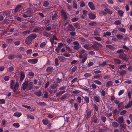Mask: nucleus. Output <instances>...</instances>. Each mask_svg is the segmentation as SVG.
Segmentation results:
<instances>
[{"label":"nucleus","mask_w":132,"mask_h":132,"mask_svg":"<svg viewBox=\"0 0 132 132\" xmlns=\"http://www.w3.org/2000/svg\"><path fill=\"white\" fill-rule=\"evenodd\" d=\"M59 60L61 62H64L66 61V59L63 56H58Z\"/></svg>","instance_id":"17"},{"label":"nucleus","mask_w":132,"mask_h":132,"mask_svg":"<svg viewBox=\"0 0 132 132\" xmlns=\"http://www.w3.org/2000/svg\"><path fill=\"white\" fill-rule=\"evenodd\" d=\"M37 104L41 106H45L46 105V104L44 102H41L37 103Z\"/></svg>","instance_id":"44"},{"label":"nucleus","mask_w":132,"mask_h":132,"mask_svg":"<svg viewBox=\"0 0 132 132\" xmlns=\"http://www.w3.org/2000/svg\"><path fill=\"white\" fill-rule=\"evenodd\" d=\"M73 44L74 46H79V44L77 41H75L73 43Z\"/></svg>","instance_id":"61"},{"label":"nucleus","mask_w":132,"mask_h":132,"mask_svg":"<svg viewBox=\"0 0 132 132\" xmlns=\"http://www.w3.org/2000/svg\"><path fill=\"white\" fill-rule=\"evenodd\" d=\"M84 97L85 101L86 102V103L87 104L89 102V97L87 96H85Z\"/></svg>","instance_id":"32"},{"label":"nucleus","mask_w":132,"mask_h":132,"mask_svg":"<svg viewBox=\"0 0 132 132\" xmlns=\"http://www.w3.org/2000/svg\"><path fill=\"white\" fill-rule=\"evenodd\" d=\"M32 41V40L30 38L29 36L26 38L25 40L26 43L27 44H30L31 42Z\"/></svg>","instance_id":"13"},{"label":"nucleus","mask_w":132,"mask_h":132,"mask_svg":"<svg viewBox=\"0 0 132 132\" xmlns=\"http://www.w3.org/2000/svg\"><path fill=\"white\" fill-rule=\"evenodd\" d=\"M120 75L121 76H123L126 75L127 73L126 71L125 70H121L119 72Z\"/></svg>","instance_id":"21"},{"label":"nucleus","mask_w":132,"mask_h":132,"mask_svg":"<svg viewBox=\"0 0 132 132\" xmlns=\"http://www.w3.org/2000/svg\"><path fill=\"white\" fill-rule=\"evenodd\" d=\"M112 126L114 127H117L119 126V124L116 122H113L112 123Z\"/></svg>","instance_id":"42"},{"label":"nucleus","mask_w":132,"mask_h":132,"mask_svg":"<svg viewBox=\"0 0 132 132\" xmlns=\"http://www.w3.org/2000/svg\"><path fill=\"white\" fill-rule=\"evenodd\" d=\"M111 35V33L110 32L108 31L106 32L105 33H104L103 35L104 37H106V36H109Z\"/></svg>","instance_id":"28"},{"label":"nucleus","mask_w":132,"mask_h":132,"mask_svg":"<svg viewBox=\"0 0 132 132\" xmlns=\"http://www.w3.org/2000/svg\"><path fill=\"white\" fill-rule=\"evenodd\" d=\"M13 126L15 127L16 128H18L19 127V126L20 125L19 123H14L13 124Z\"/></svg>","instance_id":"60"},{"label":"nucleus","mask_w":132,"mask_h":132,"mask_svg":"<svg viewBox=\"0 0 132 132\" xmlns=\"http://www.w3.org/2000/svg\"><path fill=\"white\" fill-rule=\"evenodd\" d=\"M67 30L69 31H73L75 30V29L72 24H69L67 27Z\"/></svg>","instance_id":"4"},{"label":"nucleus","mask_w":132,"mask_h":132,"mask_svg":"<svg viewBox=\"0 0 132 132\" xmlns=\"http://www.w3.org/2000/svg\"><path fill=\"white\" fill-rule=\"evenodd\" d=\"M127 56L124 53L120 54L119 55V58L125 60H128V58L127 57Z\"/></svg>","instance_id":"5"},{"label":"nucleus","mask_w":132,"mask_h":132,"mask_svg":"<svg viewBox=\"0 0 132 132\" xmlns=\"http://www.w3.org/2000/svg\"><path fill=\"white\" fill-rule=\"evenodd\" d=\"M123 105V102H121L119 103L118 105V108L120 109L122 108V106Z\"/></svg>","instance_id":"57"},{"label":"nucleus","mask_w":132,"mask_h":132,"mask_svg":"<svg viewBox=\"0 0 132 132\" xmlns=\"http://www.w3.org/2000/svg\"><path fill=\"white\" fill-rule=\"evenodd\" d=\"M101 119L104 123L105 122L106 120V117L103 115H102L101 116Z\"/></svg>","instance_id":"31"},{"label":"nucleus","mask_w":132,"mask_h":132,"mask_svg":"<svg viewBox=\"0 0 132 132\" xmlns=\"http://www.w3.org/2000/svg\"><path fill=\"white\" fill-rule=\"evenodd\" d=\"M94 83L97 85H101L102 84L101 82L98 80H95L94 81Z\"/></svg>","instance_id":"50"},{"label":"nucleus","mask_w":132,"mask_h":132,"mask_svg":"<svg viewBox=\"0 0 132 132\" xmlns=\"http://www.w3.org/2000/svg\"><path fill=\"white\" fill-rule=\"evenodd\" d=\"M118 13L119 14L120 16L122 17L123 15L124 12L121 10H120L118 11Z\"/></svg>","instance_id":"41"},{"label":"nucleus","mask_w":132,"mask_h":132,"mask_svg":"<svg viewBox=\"0 0 132 132\" xmlns=\"http://www.w3.org/2000/svg\"><path fill=\"white\" fill-rule=\"evenodd\" d=\"M77 100L78 102L79 103H80L81 102V98L80 96H78L77 97Z\"/></svg>","instance_id":"63"},{"label":"nucleus","mask_w":132,"mask_h":132,"mask_svg":"<svg viewBox=\"0 0 132 132\" xmlns=\"http://www.w3.org/2000/svg\"><path fill=\"white\" fill-rule=\"evenodd\" d=\"M43 34L45 36L49 38H51L52 37V34L46 31H44L43 32Z\"/></svg>","instance_id":"12"},{"label":"nucleus","mask_w":132,"mask_h":132,"mask_svg":"<svg viewBox=\"0 0 132 132\" xmlns=\"http://www.w3.org/2000/svg\"><path fill=\"white\" fill-rule=\"evenodd\" d=\"M33 11L32 9L30 8H29L27 10V13L29 15V16L30 15V14L33 12Z\"/></svg>","instance_id":"20"},{"label":"nucleus","mask_w":132,"mask_h":132,"mask_svg":"<svg viewBox=\"0 0 132 132\" xmlns=\"http://www.w3.org/2000/svg\"><path fill=\"white\" fill-rule=\"evenodd\" d=\"M21 114H22L21 113L16 112L14 114L13 116L17 117H19L21 116Z\"/></svg>","instance_id":"26"},{"label":"nucleus","mask_w":132,"mask_h":132,"mask_svg":"<svg viewBox=\"0 0 132 132\" xmlns=\"http://www.w3.org/2000/svg\"><path fill=\"white\" fill-rule=\"evenodd\" d=\"M57 15L56 13H55L54 15L52 16V20H55L57 19Z\"/></svg>","instance_id":"29"},{"label":"nucleus","mask_w":132,"mask_h":132,"mask_svg":"<svg viewBox=\"0 0 132 132\" xmlns=\"http://www.w3.org/2000/svg\"><path fill=\"white\" fill-rule=\"evenodd\" d=\"M53 68L51 67H49L46 69V71L48 72L51 73L54 70Z\"/></svg>","instance_id":"11"},{"label":"nucleus","mask_w":132,"mask_h":132,"mask_svg":"<svg viewBox=\"0 0 132 132\" xmlns=\"http://www.w3.org/2000/svg\"><path fill=\"white\" fill-rule=\"evenodd\" d=\"M49 4V2L47 1H45L44 2L43 5L45 7L48 6Z\"/></svg>","instance_id":"40"},{"label":"nucleus","mask_w":132,"mask_h":132,"mask_svg":"<svg viewBox=\"0 0 132 132\" xmlns=\"http://www.w3.org/2000/svg\"><path fill=\"white\" fill-rule=\"evenodd\" d=\"M89 18L91 20L94 19L96 18L95 15L92 12H90L88 14Z\"/></svg>","instance_id":"3"},{"label":"nucleus","mask_w":132,"mask_h":132,"mask_svg":"<svg viewBox=\"0 0 132 132\" xmlns=\"http://www.w3.org/2000/svg\"><path fill=\"white\" fill-rule=\"evenodd\" d=\"M42 121L43 124L45 125H47L48 123V120L47 119L43 120Z\"/></svg>","instance_id":"38"},{"label":"nucleus","mask_w":132,"mask_h":132,"mask_svg":"<svg viewBox=\"0 0 132 132\" xmlns=\"http://www.w3.org/2000/svg\"><path fill=\"white\" fill-rule=\"evenodd\" d=\"M77 67L76 66H75L74 67H73L71 70V72H75L76 69H77Z\"/></svg>","instance_id":"56"},{"label":"nucleus","mask_w":132,"mask_h":132,"mask_svg":"<svg viewBox=\"0 0 132 132\" xmlns=\"http://www.w3.org/2000/svg\"><path fill=\"white\" fill-rule=\"evenodd\" d=\"M97 130L99 132H105L107 130L105 129H101L100 127H97Z\"/></svg>","instance_id":"19"},{"label":"nucleus","mask_w":132,"mask_h":132,"mask_svg":"<svg viewBox=\"0 0 132 132\" xmlns=\"http://www.w3.org/2000/svg\"><path fill=\"white\" fill-rule=\"evenodd\" d=\"M118 30L119 31L125 32L126 31V29L123 28H119Z\"/></svg>","instance_id":"45"},{"label":"nucleus","mask_w":132,"mask_h":132,"mask_svg":"<svg viewBox=\"0 0 132 132\" xmlns=\"http://www.w3.org/2000/svg\"><path fill=\"white\" fill-rule=\"evenodd\" d=\"M118 119L119 121V123H122L123 121V118L120 117L118 118Z\"/></svg>","instance_id":"46"},{"label":"nucleus","mask_w":132,"mask_h":132,"mask_svg":"<svg viewBox=\"0 0 132 132\" xmlns=\"http://www.w3.org/2000/svg\"><path fill=\"white\" fill-rule=\"evenodd\" d=\"M88 5L90 8L92 10H94L95 9V6L94 5L93 2H90L88 3Z\"/></svg>","instance_id":"6"},{"label":"nucleus","mask_w":132,"mask_h":132,"mask_svg":"<svg viewBox=\"0 0 132 132\" xmlns=\"http://www.w3.org/2000/svg\"><path fill=\"white\" fill-rule=\"evenodd\" d=\"M14 85V82L13 80H11L10 83V88L13 89Z\"/></svg>","instance_id":"24"},{"label":"nucleus","mask_w":132,"mask_h":132,"mask_svg":"<svg viewBox=\"0 0 132 132\" xmlns=\"http://www.w3.org/2000/svg\"><path fill=\"white\" fill-rule=\"evenodd\" d=\"M10 12L8 11H5L3 12V15L4 16H6V18L7 16H9L10 14Z\"/></svg>","instance_id":"15"},{"label":"nucleus","mask_w":132,"mask_h":132,"mask_svg":"<svg viewBox=\"0 0 132 132\" xmlns=\"http://www.w3.org/2000/svg\"><path fill=\"white\" fill-rule=\"evenodd\" d=\"M24 73L23 71H21L20 72V81H22L24 79L25 77Z\"/></svg>","instance_id":"9"},{"label":"nucleus","mask_w":132,"mask_h":132,"mask_svg":"<svg viewBox=\"0 0 132 132\" xmlns=\"http://www.w3.org/2000/svg\"><path fill=\"white\" fill-rule=\"evenodd\" d=\"M38 61L37 59H30L28 60V62L31 64H35Z\"/></svg>","instance_id":"7"},{"label":"nucleus","mask_w":132,"mask_h":132,"mask_svg":"<svg viewBox=\"0 0 132 132\" xmlns=\"http://www.w3.org/2000/svg\"><path fill=\"white\" fill-rule=\"evenodd\" d=\"M95 100L96 102H100V100L98 97L97 96H95L94 97Z\"/></svg>","instance_id":"47"},{"label":"nucleus","mask_w":132,"mask_h":132,"mask_svg":"<svg viewBox=\"0 0 132 132\" xmlns=\"http://www.w3.org/2000/svg\"><path fill=\"white\" fill-rule=\"evenodd\" d=\"M58 86V84L57 83H54L52 85L50 86V88L52 89H54L55 88Z\"/></svg>","instance_id":"22"},{"label":"nucleus","mask_w":132,"mask_h":132,"mask_svg":"<svg viewBox=\"0 0 132 132\" xmlns=\"http://www.w3.org/2000/svg\"><path fill=\"white\" fill-rule=\"evenodd\" d=\"M87 55L85 54L84 55L82 59L81 62V63H84L86 60H87Z\"/></svg>","instance_id":"23"},{"label":"nucleus","mask_w":132,"mask_h":132,"mask_svg":"<svg viewBox=\"0 0 132 132\" xmlns=\"http://www.w3.org/2000/svg\"><path fill=\"white\" fill-rule=\"evenodd\" d=\"M83 47L87 50H90L92 49L91 46L87 44H85L83 45Z\"/></svg>","instance_id":"14"},{"label":"nucleus","mask_w":132,"mask_h":132,"mask_svg":"<svg viewBox=\"0 0 132 132\" xmlns=\"http://www.w3.org/2000/svg\"><path fill=\"white\" fill-rule=\"evenodd\" d=\"M73 6L74 8L77 9V5L76 2L75 1H73Z\"/></svg>","instance_id":"30"},{"label":"nucleus","mask_w":132,"mask_h":132,"mask_svg":"<svg viewBox=\"0 0 132 132\" xmlns=\"http://www.w3.org/2000/svg\"><path fill=\"white\" fill-rule=\"evenodd\" d=\"M93 43L94 44L92 45V48L95 50H99V47L100 46L101 47L102 46V45L101 44L95 41L94 42H93Z\"/></svg>","instance_id":"2"},{"label":"nucleus","mask_w":132,"mask_h":132,"mask_svg":"<svg viewBox=\"0 0 132 132\" xmlns=\"http://www.w3.org/2000/svg\"><path fill=\"white\" fill-rule=\"evenodd\" d=\"M78 19H79L78 18H72L71 19V20L72 22H73L77 21Z\"/></svg>","instance_id":"59"},{"label":"nucleus","mask_w":132,"mask_h":132,"mask_svg":"<svg viewBox=\"0 0 132 132\" xmlns=\"http://www.w3.org/2000/svg\"><path fill=\"white\" fill-rule=\"evenodd\" d=\"M113 84V82L111 81H110L107 82L106 84V86L108 87L112 85Z\"/></svg>","instance_id":"27"},{"label":"nucleus","mask_w":132,"mask_h":132,"mask_svg":"<svg viewBox=\"0 0 132 132\" xmlns=\"http://www.w3.org/2000/svg\"><path fill=\"white\" fill-rule=\"evenodd\" d=\"M61 13L62 16L65 20L68 19V17L65 12L63 10H61Z\"/></svg>","instance_id":"10"},{"label":"nucleus","mask_w":132,"mask_h":132,"mask_svg":"<svg viewBox=\"0 0 132 132\" xmlns=\"http://www.w3.org/2000/svg\"><path fill=\"white\" fill-rule=\"evenodd\" d=\"M113 60L115 63L117 64H120L121 63L120 60L118 59H114Z\"/></svg>","instance_id":"25"},{"label":"nucleus","mask_w":132,"mask_h":132,"mask_svg":"<svg viewBox=\"0 0 132 132\" xmlns=\"http://www.w3.org/2000/svg\"><path fill=\"white\" fill-rule=\"evenodd\" d=\"M80 6L81 7H83L85 6V4L84 2L82 1H81L80 2Z\"/></svg>","instance_id":"52"},{"label":"nucleus","mask_w":132,"mask_h":132,"mask_svg":"<svg viewBox=\"0 0 132 132\" xmlns=\"http://www.w3.org/2000/svg\"><path fill=\"white\" fill-rule=\"evenodd\" d=\"M19 86V84L18 83V82H16L15 85L13 89V91L14 93L18 89Z\"/></svg>","instance_id":"8"},{"label":"nucleus","mask_w":132,"mask_h":132,"mask_svg":"<svg viewBox=\"0 0 132 132\" xmlns=\"http://www.w3.org/2000/svg\"><path fill=\"white\" fill-rule=\"evenodd\" d=\"M80 45L74 46H73V49L74 50H78L80 48Z\"/></svg>","instance_id":"55"},{"label":"nucleus","mask_w":132,"mask_h":132,"mask_svg":"<svg viewBox=\"0 0 132 132\" xmlns=\"http://www.w3.org/2000/svg\"><path fill=\"white\" fill-rule=\"evenodd\" d=\"M106 47L107 48H109L111 50H113L116 49L115 47L112 45H106Z\"/></svg>","instance_id":"16"},{"label":"nucleus","mask_w":132,"mask_h":132,"mask_svg":"<svg viewBox=\"0 0 132 132\" xmlns=\"http://www.w3.org/2000/svg\"><path fill=\"white\" fill-rule=\"evenodd\" d=\"M29 36L32 40L36 38L37 37V35L35 34H31Z\"/></svg>","instance_id":"18"},{"label":"nucleus","mask_w":132,"mask_h":132,"mask_svg":"<svg viewBox=\"0 0 132 132\" xmlns=\"http://www.w3.org/2000/svg\"><path fill=\"white\" fill-rule=\"evenodd\" d=\"M97 24V23L94 22V21H92L91 22H90L89 23L88 25L89 26H96Z\"/></svg>","instance_id":"39"},{"label":"nucleus","mask_w":132,"mask_h":132,"mask_svg":"<svg viewBox=\"0 0 132 132\" xmlns=\"http://www.w3.org/2000/svg\"><path fill=\"white\" fill-rule=\"evenodd\" d=\"M15 57V56L14 55L11 54L8 56V58L10 59H14Z\"/></svg>","instance_id":"49"},{"label":"nucleus","mask_w":132,"mask_h":132,"mask_svg":"<svg viewBox=\"0 0 132 132\" xmlns=\"http://www.w3.org/2000/svg\"><path fill=\"white\" fill-rule=\"evenodd\" d=\"M117 37L119 39H122L123 38V36L121 34H118L116 35Z\"/></svg>","instance_id":"34"},{"label":"nucleus","mask_w":132,"mask_h":132,"mask_svg":"<svg viewBox=\"0 0 132 132\" xmlns=\"http://www.w3.org/2000/svg\"><path fill=\"white\" fill-rule=\"evenodd\" d=\"M21 5H18L16 6L14 12H17L19 9V8H21Z\"/></svg>","instance_id":"35"},{"label":"nucleus","mask_w":132,"mask_h":132,"mask_svg":"<svg viewBox=\"0 0 132 132\" xmlns=\"http://www.w3.org/2000/svg\"><path fill=\"white\" fill-rule=\"evenodd\" d=\"M71 121V118L69 117H66V121L68 123H69Z\"/></svg>","instance_id":"62"},{"label":"nucleus","mask_w":132,"mask_h":132,"mask_svg":"<svg viewBox=\"0 0 132 132\" xmlns=\"http://www.w3.org/2000/svg\"><path fill=\"white\" fill-rule=\"evenodd\" d=\"M74 26L76 28H77L78 29H80L79 24L78 23H74Z\"/></svg>","instance_id":"54"},{"label":"nucleus","mask_w":132,"mask_h":132,"mask_svg":"<svg viewBox=\"0 0 132 132\" xmlns=\"http://www.w3.org/2000/svg\"><path fill=\"white\" fill-rule=\"evenodd\" d=\"M104 10L110 14H111L112 13V11L111 10L107 8L105 9Z\"/></svg>","instance_id":"37"},{"label":"nucleus","mask_w":132,"mask_h":132,"mask_svg":"<svg viewBox=\"0 0 132 132\" xmlns=\"http://www.w3.org/2000/svg\"><path fill=\"white\" fill-rule=\"evenodd\" d=\"M33 83L32 82H29L28 80L24 81L21 87L22 89L24 90L26 88L29 90L32 89L33 88Z\"/></svg>","instance_id":"1"},{"label":"nucleus","mask_w":132,"mask_h":132,"mask_svg":"<svg viewBox=\"0 0 132 132\" xmlns=\"http://www.w3.org/2000/svg\"><path fill=\"white\" fill-rule=\"evenodd\" d=\"M34 94L38 96H41L42 93L39 90H38L36 92H35Z\"/></svg>","instance_id":"33"},{"label":"nucleus","mask_w":132,"mask_h":132,"mask_svg":"<svg viewBox=\"0 0 132 132\" xmlns=\"http://www.w3.org/2000/svg\"><path fill=\"white\" fill-rule=\"evenodd\" d=\"M67 95L66 94H64L63 95L62 97H61L60 98V99L61 100H63L65 98H66V97H67Z\"/></svg>","instance_id":"51"},{"label":"nucleus","mask_w":132,"mask_h":132,"mask_svg":"<svg viewBox=\"0 0 132 132\" xmlns=\"http://www.w3.org/2000/svg\"><path fill=\"white\" fill-rule=\"evenodd\" d=\"M74 106L76 110H78L79 107L78 104L77 103H75L74 104Z\"/></svg>","instance_id":"43"},{"label":"nucleus","mask_w":132,"mask_h":132,"mask_svg":"<svg viewBox=\"0 0 132 132\" xmlns=\"http://www.w3.org/2000/svg\"><path fill=\"white\" fill-rule=\"evenodd\" d=\"M113 113V114L114 116L116 115H118L119 114V112L118 111L117 109H116L114 111Z\"/></svg>","instance_id":"53"},{"label":"nucleus","mask_w":132,"mask_h":132,"mask_svg":"<svg viewBox=\"0 0 132 132\" xmlns=\"http://www.w3.org/2000/svg\"><path fill=\"white\" fill-rule=\"evenodd\" d=\"M92 75V74L89 73H85L84 76L85 77H89Z\"/></svg>","instance_id":"58"},{"label":"nucleus","mask_w":132,"mask_h":132,"mask_svg":"<svg viewBox=\"0 0 132 132\" xmlns=\"http://www.w3.org/2000/svg\"><path fill=\"white\" fill-rule=\"evenodd\" d=\"M91 114V111L90 110H89L87 111L86 113V118L87 119L89 117Z\"/></svg>","instance_id":"36"},{"label":"nucleus","mask_w":132,"mask_h":132,"mask_svg":"<svg viewBox=\"0 0 132 132\" xmlns=\"http://www.w3.org/2000/svg\"><path fill=\"white\" fill-rule=\"evenodd\" d=\"M114 24L116 25H118L121 24V21L119 20L116 21L114 22Z\"/></svg>","instance_id":"48"},{"label":"nucleus","mask_w":132,"mask_h":132,"mask_svg":"<svg viewBox=\"0 0 132 132\" xmlns=\"http://www.w3.org/2000/svg\"><path fill=\"white\" fill-rule=\"evenodd\" d=\"M39 28L37 27L35 28L34 30H33L32 32H37L39 30Z\"/></svg>","instance_id":"64"}]
</instances>
